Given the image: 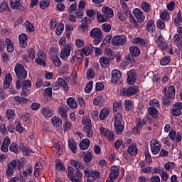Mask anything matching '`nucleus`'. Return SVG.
I'll return each mask as SVG.
<instances>
[{
    "label": "nucleus",
    "instance_id": "50",
    "mask_svg": "<svg viewBox=\"0 0 182 182\" xmlns=\"http://www.w3.org/2000/svg\"><path fill=\"white\" fill-rule=\"evenodd\" d=\"M120 110H122V102H115L113 104V112H120Z\"/></svg>",
    "mask_w": 182,
    "mask_h": 182
},
{
    "label": "nucleus",
    "instance_id": "41",
    "mask_svg": "<svg viewBox=\"0 0 182 182\" xmlns=\"http://www.w3.org/2000/svg\"><path fill=\"white\" fill-rule=\"evenodd\" d=\"M6 116L8 120H11V119H14V117H15V116H16L15 109H7V111L6 112Z\"/></svg>",
    "mask_w": 182,
    "mask_h": 182
},
{
    "label": "nucleus",
    "instance_id": "64",
    "mask_svg": "<svg viewBox=\"0 0 182 182\" xmlns=\"http://www.w3.org/2000/svg\"><path fill=\"white\" fill-rule=\"evenodd\" d=\"M102 28L104 32H109L112 31V26L109 23L102 24Z\"/></svg>",
    "mask_w": 182,
    "mask_h": 182
},
{
    "label": "nucleus",
    "instance_id": "42",
    "mask_svg": "<svg viewBox=\"0 0 182 182\" xmlns=\"http://www.w3.org/2000/svg\"><path fill=\"white\" fill-rule=\"evenodd\" d=\"M22 89H31L32 87V82L29 80H25L21 82Z\"/></svg>",
    "mask_w": 182,
    "mask_h": 182
},
{
    "label": "nucleus",
    "instance_id": "18",
    "mask_svg": "<svg viewBox=\"0 0 182 182\" xmlns=\"http://www.w3.org/2000/svg\"><path fill=\"white\" fill-rule=\"evenodd\" d=\"M82 173L80 171H76V172L70 176L69 178L72 182H82Z\"/></svg>",
    "mask_w": 182,
    "mask_h": 182
},
{
    "label": "nucleus",
    "instance_id": "30",
    "mask_svg": "<svg viewBox=\"0 0 182 182\" xmlns=\"http://www.w3.org/2000/svg\"><path fill=\"white\" fill-rule=\"evenodd\" d=\"M114 124H122V121L123 120V115L120 113H117L113 117Z\"/></svg>",
    "mask_w": 182,
    "mask_h": 182
},
{
    "label": "nucleus",
    "instance_id": "60",
    "mask_svg": "<svg viewBox=\"0 0 182 182\" xmlns=\"http://www.w3.org/2000/svg\"><path fill=\"white\" fill-rule=\"evenodd\" d=\"M124 105H125V109L127 112H129V110H132V109H133L132 105V100H125Z\"/></svg>",
    "mask_w": 182,
    "mask_h": 182
},
{
    "label": "nucleus",
    "instance_id": "9",
    "mask_svg": "<svg viewBox=\"0 0 182 182\" xmlns=\"http://www.w3.org/2000/svg\"><path fill=\"white\" fill-rule=\"evenodd\" d=\"M137 80V74L134 70H131L127 73V83L128 85H134V82Z\"/></svg>",
    "mask_w": 182,
    "mask_h": 182
},
{
    "label": "nucleus",
    "instance_id": "44",
    "mask_svg": "<svg viewBox=\"0 0 182 182\" xmlns=\"http://www.w3.org/2000/svg\"><path fill=\"white\" fill-rule=\"evenodd\" d=\"M83 55H85L81 50H77L76 51L75 58L77 59V62L79 63H82L83 62Z\"/></svg>",
    "mask_w": 182,
    "mask_h": 182
},
{
    "label": "nucleus",
    "instance_id": "8",
    "mask_svg": "<svg viewBox=\"0 0 182 182\" xmlns=\"http://www.w3.org/2000/svg\"><path fill=\"white\" fill-rule=\"evenodd\" d=\"M151 150L153 154H159L160 153V149H161V146L160 143H159L158 140L152 139L150 141Z\"/></svg>",
    "mask_w": 182,
    "mask_h": 182
},
{
    "label": "nucleus",
    "instance_id": "3",
    "mask_svg": "<svg viewBox=\"0 0 182 182\" xmlns=\"http://www.w3.org/2000/svg\"><path fill=\"white\" fill-rule=\"evenodd\" d=\"M16 75L18 79H26L28 76V73L22 64L16 65L15 69Z\"/></svg>",
    "mask_w": 182,
    "mask_h": 182
},
{
    "label": "nucleus",
    "instance_id": "14",
    "mask_svg": "<svg viewBox=\"0 0 182 182\" xmlns=\"http://www.w3.org/2000/svg\"><path fill=\"white\" fill-rule=\"evenodd\" d=\"M10 6L14 11L23 9V6L21 4V0H10Z\"/></svg>",
    "mask_w": 182,
    "mask_h": 182
},
{
    "label": "nucleus",
    "instance_id": "31",
    "mask_svg": "<svg viewBox=\"0 0 182 182\" xmlns=\"http://www.w3.org/2000/svg\"><path fill=\"white\" fill-rule=\"evenodd\" d=\"M51 123L54 127H59L62 125V119L58 117H53L51 119Z\"/></svg>",
    "mask_w": 182,
    "mask_h": 182
},
{
    "label": "nucleus",
    "instance_id": "20",
    "mask_svg": "<svg viewBox=\"0 0 182 182\" xmlns=\"http://www.w3.org/2000/svg\"><path fill=\"white\" fill-rule=\"evenodd\" d=\"M110 113V109L108 108H104L100 110L99 117L100 120H105L109 116Z\"/></svg>",
    "mask_w": 182,
    "mask_h": 182
},
{
    "label": "nucleus",
    "instance_id": "46",
    "mask_svg": "<svg viewBox=\"0 0 182 182\" xmlns=\"http://www.w3.org/2000/svg\"><path fill=\"white\" fill-rule=\"evenodd\" d=\"M11 161H14L15 162V166H14V168L16 169V168H18V170H21V168H23V166H25V164H23V161H21L19 160H13Z\"/></svg>",
    "mask_w": 182,
    "mask_h": 182
},
{
    "label": "nucleus",
    "instance_id": "29",
    "mask_svg": "<svg viewBox=\"0 0 182 182\" xmlns=\"http://www.w3.org/2000/svg\"><path fill=\"white\" fill-rule=\"evenodd\" d=\"M103 103H105V98L102 95L97 96L93 100L95 106H102Z\"/></svg>",
    "mask_w": 182,
    "mask_h": 182
},
{
    "label": "nucleus",
    "instance_id": "24",
    "mask_svg": "<svg viewBox=\"0 0 182 182\" xmlns=\"http://www.w3.org/2000/svg\"><path fill=\"white\" fill-rule=\"evenodd\" d=\"M132 43H134V45H139V46H142V47H144L146 46V41H144V39L140 37H136L135 38H133Z\"/></svg>",
    "mask_w": 182,
    "mask_h": 182
},
{
    "label": "nucleus",
    "instance_id": "27",
    "mask_svg": "<svg viewBox=\"0 0 182 182\" xmlns=\"http://www.w3.org/2000/svg\"><path fill=\"white\" fill-rule=\"evenodd\" d=\"M89 146H90V141L87 139H82L80 143L81 150H87V149H89Z\"/></svg>",
    "mask_w": 182,
    "mask_h": 182
},
{
    "label": "nucleus",
    "instance_id": "25",
    "mask_svg": "<svg viewBox=\"0 0 182 182\" xmlns=\"http://www.w3.org/2000/svg\"><path fill=\"white\" fill-rule=\"evenodd\" d=\"M114 127L115 133L118 136H120L123 133V130H124V125L123 124H114Z\"/></svg>",
    "mask_w": 182,
    "mask_h": 182
},
{
    "label": "nucleus",
    "instance_id": "56",
    "mask_svg": "<svg viewBox=\"0 0 182 182\" xmlns=\"http://www.w3.org/2000/svg\"><path fill=\"white\" fill-rule=\"evenodd\" d=\"M53 63L55 65V66H62V62L60 61V58L58 56L53 57Z\"/></svg>",
    "mask_w": 182,
    "mask_h": 182
},
{
    "label": "nucleus",
    "instance_id": "5",
    "mask_svg": "<svg viewBox=\"0 0 182 182\" xmlns=\"http://www.w3.org/2000/svg\"><path fill=\"white\" fill-rule=\"evenodd\" d=\"M112 43L114 46H123L126 45V36H117L112 38Z\"/></svg>",
    "mask_w": 182,
    "mask_h": 182
},
{
    "label": "nucleus",
    "instance_id": "7",
    "mask_svg": "<svg viewBox=\"0 0 182 182\" xmlns=\"http://www.w3.org/2000/svg\"><path fill=\"white\" fill-rule=\"evenodd\" d=\"M70 50H72V45L68 44L66 45L60 54V57L61 59L66 60L69 56H70Z\"/></svg>",
    "mask_w": 182,
    "mask_h": 182
},
{
    "label": "nucleus",
    "instance_id": "37",
    "mask_svg": "<svg viewBox=\"0 0 182 182\" xmlns=\"http://www.w3.org/2000/svg\"><path fill=\"white\" fill-rule=\"evenodd\" d=\"M100 63L102 66V68H106L107 66H109L110 62L109 61V59L106 57H102L100 58Z\"/></svg>",
    "mask_w": 182,
    "mask_h": 182
},
{
    "label": "nucleus",
    "instance_id": "62",
    "mask_svg": "<svg viewBox=\"0 0 182 182\" xmlns=\"http://www.w3.org/2000/svg\"><path fill=\"white\" fill-rule=\"evenodd\" d=\"M85 8H86V1L81 0L78 4V11H85Z\"/></svg>",
    "mask_w": 182,
    "mask_h": 182
},
{
    "label": "nucleus",
    "instance_id": "22",
    "mask_svg": "<svg viewBox=\"0 0 182 182\" xmlns=\"http://www.w3.org/2000/svg\"><path fill=\"white\" fill-rule=\"evenodd\" d=\"M58 85L60 87H63V90L65 92H68L69 91V87L68 86V83L63 78L59 77L58 80Z\"/></svg>",
    "mask_w": 182,
    "mask_h": 182
},
{
    "label": "nucleus",
    "instance_id": "4",
    "mask_svg": "<svg viewBox=\"0 0 182 182\" xmlns=\"http://www.w3.org/2000/svg\"><path fill=\"white\" fill-rule=\"evenodd\" d=\"M139 91V87L136 85L131 86L129 87H125L122 89V96H133L136 95Z\"/></svg>",
    "mask_w": 182,
    "mask_h": 182
},
{
    "label": "nucleus",
    "instance_id": "52",
    "mask_svg": "<svg viewBox=\"0 0 182 182\" xmlns=\"http://www.w3.org/2000/svg\"><path fill=\"white\" fill-rule=\"evenodd\" d=\"M63 29H65V25L63 23H60L55 30L56 34L58 36H60L63 32Z\"/></svg>",
    "mask_w": 182,
    "mask_h": 182
},
{
    "label": "nucleus",
    "instance_id": "61",
    "mask_svg": "<svg viewBox=\"0 0 182 182\" xmlns=\"http://www.w3.org/2000/svg\"><path fill=\"white\" fill-rule=\"evenodd\" d=\"M149 106H152V107H160V103H159V100L154 99L151 100L149 101Z\"/></svg>",
    "mask_w": 182,
    "mask_h": 182
},
{
    "label": "nucleus",
    "instance_id": "2",
    "mask_svg": "<svg viewBox=\"0 0 182 182\" xmlns=\"http://www.w3.org/2000/svg\"><path fill=\"white\" fill-rule=\"evenodd\" d=\"M90 34L91 38H93V39H95L96 45H99V43L102 42L103 33H102V30H100L99 28H93L90 31Z\"/></svg>",
    "mask_w": 182,
    "mask_h": 182
},
{
    "label": "nucleus",
    "instance_id": "34",
    "mask_svg": "<svg viewBox=\"0 0 182 182\" xmlns=\"http://www.w3.org/2000/svg\"><path fill=\"white\" fill-rule=\"evenodd\" d=\"M128 154L130 156H136L137 154V146L136 145H130L127 149Z\"/></svg>",
    "mask_w": 182,
    "mask_h": 182
},
{
    "label": "nucleus",
    "instance_id": "1",
    "mask_svg": "<svg viewBox=\"0 0 182 182\" xmlns=\"http://www.w3.org/2000/svg\"><path fill=\"white\" fill-rule=\"evenodd\" d=\"M82 123L84 126V132L87 137H93V130L92 129V120L87 117H83Z\"/></svg>",
    "mask_w": 182,
    "mask_h": 182
},
{
    "label": "nucleus",
    "instance_id": "13",
    "mask_svg": "<svg viewBox=\"0 0 182 182\" xmlns=\"http://www.w3.org/2000/svg\"><path fill=\"white\" fill-rule=\"evenodd\" d=\"M15 162L11 161L7 164L6 176L7 177H12L14 176V170H16L15 168Z\"/></svg>",
    "mask_w": 182,
    "mask_h": 182
},
{
    "label": "nucleus",
    "instance_id": "21",
    "mask_svg": "<svg viewBox=\"0 0 182 182\" xmlns=\"http://www.w3.org/2000/svg\"><path fill=\"white\" fill-rule=\"evenodd\" d=\"M129 52L132 55V56H135L137 57L140 55V48H139V47L136 46H132L129 48Z\"/></svg>",
    "mask_w": 182,
    "mask_h": 182
},
{
    "label": "nucleus",
    "instance_id": "12",
    "mask_svg": "<svg viewBox=\"0 0 182 182\" xmlns=\"http://www.w3.org/2000/svg\"><path fill=\"white\" fill-rule=\"evenodd\" d=\"M122 77V73L119 70H113L112 71V83H117Z\"/></svg>",
    "mask_w": 182,
    "mask_h": 182
},
{
    "label": "nucleus",
    "instance_id": "58",
    "mask_svg": "<svg viewBox=\"0 0 182 182\" xmlns=\"http://www.w3.org/2000/svg\"><path fill=\"white\" fill-rule=\"evenodd\" d=\"M100 177V174L99 171H93L91 172V176H90V178H92V180H97Z\"/></svg>",
    "mask_w": 182,
    "mask_h": 182
},
{
    "label": "nucleus",
    "instance_id": "49",
    "mask_svg": "<svg viewBox=\"0 0 182 182\" xmlns=\"http://www.w3.org/2000/svg\"><path fill=\"white\" fill-rule=\"evenodd\" d=\"M9 150L13 153H15V154H18V153H19V150L18 149V144H16V143L11 144Z\"/></svg>",
    "mask_w": 182,
    "mask_h": 182
},
{
    "label": "nucleus",
    "instance_id": "17",
    "mask_svg": "<svg viewBox=\"0 0 182 182\" xmlns=\"http://www.w3.org/2000/svg\"><path fill=\"white\" fill-rule=\"evenodd\" d=\"M70 164L73 166V167H75L78 171L79 170H83L85 168V165L77 160L72 159L70 161Z\"/></svg>",
    "mask_w": 182,
    "mask_h": 182
},
{
    "label": "nucleus",
    "instance_id": "11",
    "mask_svg": "<svg viewBox=\"0 0 182 182\" xmlns=\"http://www.w3.org/2000/svg\"><path fill=\"white\" fill-rule=\"evenodd\" d=\"M29 37L25 33H22L18 36L19 43L23 49H25L28 46V39Z\"/></svg>",
    "mask_w": 182,
    "mask_h": 182
},
{
    "label": "nucleus",
    "instance_id": "38",
    "mask_svg": "<svg viewBox=\"0 0 182 182\" xmlns=\"http://www.w3.org/2000/svg\"><path fill=\"white\" fill-rule=\"evenodd\" d=\"M146 29L151 33L154 31V22H153L152 20H149L147 21Z\"/></svg>",
    "mask_w": 182,
    "mask_h": 182
},
{
    "label": "nucleus",
    "instance_id": "28",
    "mask_svg": "<svg viewBox=\"0 0 182 182\" xmlns=\"http://www.w3.org/2000/svg\"><path fill=\"white\" fill-rule=\"evenodd\" d=\"M68 110H69V108L68 107H58V113L62 116V117H64V119H67L68 117Z\"/></svg>",
    "mask_w": 182,
    "mask_h": 182
},
{
    "label": "nucleus",
    "instance_id": "23",
    "mask_svg": "<svg viewBox=\"0 0 182 182\" xmlns=\"http://www.w3.org/2000/svg\"><path fill=\"white\" fill-rule=\"evenodd\" d=\"M68 146L73 153H76V150H77V145H76V141H75V139H68Z\"/></svg>",
    "mask_w": 182,
    "mask_h": 182
},
{
    "label": "nucleus",
    "instance_id": "33",
    "mask_svg": "<svg viewBox=\"0 0 182 182\" xmlns=\"http://www.w3.org/2000/svg\"><path fill=\"white\" fill-rule=\"evenodd\" d=\"M175 26H181L182 25V16L181 11H178L176 16V18L174 19Z\"/></svg>",
    "mask_w": 182,
    "mask_h": 182
},
{
    "label": "nucleus",
    "instance_id": "6",
    "mask_svg": "<svg viewBox=\"0 0 182 182\" xmlns=\"http://www.w3.org/2000/svg\"><path fill=\"white\" fill-rule=\"evenodd\" d=\"M182 110V102H176L173 105V107L171 110V113L172 116H175L176 117L181 115Z\"/></svg>",
    "mask_w": 182,
    "mask_h": 182
},
{
    "label": "nucleus",
    "instance_id": "45",
    "mask_svg": "<svg viewBox=\"0 0 182 182\" xmlns=\"http://www.w3.org/2000/svg\"><path fill=\"white\" fill-rule=\"evenodd\" d=\"M49 5H50V1L49 0H43L40 1V8H41V9L49 8Z\"/></svg>",
    "mask_w": 182,
    "mask_h": 182
},
{
    "label": "nucleus",
    "instance_id": "55",
    "mask_svg": "<svg viewBox=\"0 0 182 182\" xmlns=\"http://www.w3.org/2000/svg\"><path fill=\"white\" fill-rule=\"evenodd\" d=\"M82 53L85 55V56H89L92 53V49L89 46H85L82 49H81Z\"/></svg>",
    "mask_w": 182,
    "mask_h": 182
},
{
    "label": "nucleus",
    "instance_id": "59",
    "mask_svg": "<svg viewBox=\"0 0 182 182\" xmlns=\"http://www.w3.org/2000/svg\"><path fill=\"white\" fill-rule=\"evenodd\" d=\"M97 18L98 22H106L107 21V17L105 16V15H102L100 13H97Z\"/></svg>",
    "mask_w": 182,
    "mask_h": 182
},
{
    "label": "nucleus",
    "instance_id": "63",
    "mask_svg": "<svg viewBox=\"0 0 182 182\" xmlns=\"http://www.w3.org/2000/svg\"><path fill=\"white\" fill-rule=\"evenodd\" d=\"M85 163H90L92 161V153L89 152L84 156Z\"/></svg>",
    "mask_w": 182,
    "mask_h": 182
},
{
    "label": "nucleus",
    "instance_id": "54",
    "mask_svg": "<svg viewBox=\"0 0 182 182\" xmlns=\"http://www.w3.org/2000/svg\"><path fill=\"white\" fill-rule=\"evenodd\" d=\"M160 18L162 19V21H165L166 22H167L170 19V14H168V13L166 11L162 12L160 14Z\"/></svg>",
    "mask_w": 182,
    "mask_h": 182
},
{
    "label": "nucleus",
    "instance_id": "53",
    "mask_svg": "<svg viewBox=\"0 0 182 182\" xmlns=\"http://www.w3.org/2000/svg\"><path fill=\"white\" fill-rule=\"evenodd\" d=\"M176 168V164L173 162H168L164 165L165 170H167L168 171L169 170H173V168Z\"/></svg>",
    "mask_w": 182,
    "mask_h": 182
},
{
    "label": "nucleus",
    "instance_id": "40",
    "mask_svg": "<svg viewBox=\"0 0 182 182\" xmlns=\"http://www.w3.org/2000/svg\"><path fill=\"white\" fill-rule=\"evenodd\" d=\"M105 55H107V56L109 57V59H111V60H113V59H114V57L116 56V54H114V53H113L112 49L109 48H105Z\"/></svg>",
    "mask_w": 182,
    "mask_h": 182
},
{
    "label": "nucleus",
    "instance_id": "16",
    "mask_svg": "<svg viewBox=\"0 0 182 182\" xmlns=\"http://www.w3.org/2000/svg\"><path fill=\"white\" fill-rule=\"evenodd\" d=\"M102 11L105 18H113V15H114L113 10L109 6L102 7Z\"/></svg>",
    "mask_w": 182,
    "mask_h": 182
},
{
    "label": "nucleus",
    "instance_id": "47",
    "mask_svg": "<svg viewBox=\"0 0 182 182\" xmlns=\"http://www.w3.org/2000/svg\"><path fill=\"white\" fill-rule=\"evenodd\" d=\"M105 137L109 141H113L114 140V133L112 131L107 130V133H105Z\"/></svg>",
    "mask_w": 182,
    "mask_h": 182
},
{
    "label": "nucleus",
    "instance_id": "35",
    "mask_svg": "<svg viewBox=\"0 0 182 182\" xmlns=\"http://www.w3.org/2000/svg\"><path fill=\"white\" fill-rule=\"evenodd\" d=\"M5 11L7 12H11V8L8 6L6 1H3L0 4V12H5Z\"/></svg>",
    "mask_w": 182,
    "mask_h": 182
},
{
    "label": "nucleus",
    "instance_id": "15",
    "mask_svg": "<svg viewBox=\"0 0 182 182\" xmlns=\"http://www.w3.org/2000/svg\"><path fill=\"white\" fill-rule=\"evenodd\" d=\"M166 89L165 88L164 92H165V96L168 97L169 99H174L176 97V89L174 86H170L168 88L167 92H166Z\"/></svg>",
    "mask_w": 182,
    "mask_h": 182
},
{
    "label": "nucleus",
    "instance_id": "57",
    "mask_svg": "<svg viewBox=\"0 0 182 182\" xmlns=\"http://www.w3.org/2000/svg\"><path fill=\"white\" fill-rule=\"evenodd\" d=\"M155 42L156 45H159L161 42H163V36H161V33H156L155 35Z\"/></svg>",
    "mask_w": 182,
    "mask_h": 182
},
{
    "label": "nucleus",
    "instance_id": "32",
    "mask_svg": "<svg viewBox=\"0 0 182 182\" xmlns=\"http://www.w3.org/2000/svg\"><path fill=\"white\" fill-rule=\"evenodd\" d=\"M6 46H7V52L12 53V52H14V50H15V48L14 47V43L9 38L6 39Z\"/></svg>",
    "mask_w": 182,
    "mask_h": 182
},
{
    "label": "nucleus",
    "instance_id": "36",
    "mask_svg": "<svg viewBox=\"0 0 182 182\" xmlns=\"http://www.w3.org/2000/svg\"><path fill=\"white\" fill-rule=\"evenodd\" d=\"M41 113L45 116V117H52L53 116V113L52 110L49 108H43L41 109Z\"/></svg>",
    "mask_w": 182,
    "mask_h": 182
},
{
    "label": "nucleus",
    "instance_id": "10",
    "mask_svg": "<svg viewBox=\"0 0 182 182\" xmlns=\"http://www.w3.org/2000/svg\"><path fill=\"white\" fill-rule=\"evenodd\" d=\"M133 14L138 22H140V23H141V22H144L146 16H144V13H143V11L139 9H134L133 10Z\"/></svg>",
    "mask_w": 182,
    "mask_h": 182
},
{
    "label": "nucleus",
    "instance_id": "19",
    "mask_svg": "<svg viewBox=\"0 0 182 182\" xmlns=\"http://www.w3.org/2000/svg\"><path fill=\"white\" fill-rule=\"evenodd\" d=\"M109 180L115 181L119 176V169L115 166H112L110 169Z\"/></svg>",
    "mask_w": 182,
    "mask_h": 182
},
{
    "label": "nucleus",
    "instance_id": "51",
    "mask_svg": "<svg viewBox=\"0 0 182 182\" xmlns=\"http://www.w3.org/2000/svg\"><path fill=\"white\" fill-rule=\"evenodd\" d=\"M72 129V123L70 121H65L63 123V130L64 132H69Z\"/></svg>",
    "mask_w": 182,
    "mask_h": 182
},
{
    "label": "nucleus",
    "instance_id": "48",
    "mask_svg": "<svg viewBox=\"0 0 182 182\" xmlns=\"http://www.w3.org/2000/svg\"><path fill=\"white\" fill-rule=\"evenodd\" d=\"M148 112L150 116L153 117L154 119H156V117H157V109L151 107L148 108Z\"/></svg>",
    "mask_w": 182,
    "mask_h": 182
},
{
    "label": "nucleus",
    "instance_id": "26",
    "mask_svg": "<svg viewBox=\"0 0 182 182\" xmlns=\"http://www.w3.org/2000/svg\"><path fill=\"white\" fill-rule=\"evenodd\" d=\"M67 105L70 109H76L77 107L76 100L73 97H70L67 100Z\"/></svg>",
    "mask_w": 182,
    "mask_h": 182
},
{
    "label": "nucleus",
    "instance_id": "39",
    "mask_svg": "<svg viewBox=\"0 0 182 182\" xmlns=\"http://www.w3.org/2000/svg\"><path fill=\"white\" fill-rule=\"evenodd\" d=\"M80 27H81L82 32H86V31H87V29H88L87 18L85 17L81 20Z\"/></svg>",
    "mask_w": 182,
    "mask_h": 182
},
{
    "label": "nucleus",
    "instance_id": "43",
    "mask_svg": "<svg viewBox=\"0 0 182 182\" xmlns=\"http://www.w3.org/2000/svg\"><path fill=\"white\" fill-rule=\"evenodd\" d=\"M141 6L144 12L148 13L151 10V5L149 3L144 1L141 3Z\"/></svg>",
    "mask_w": 182,
    "mask_h": 182
}]
</instances>
